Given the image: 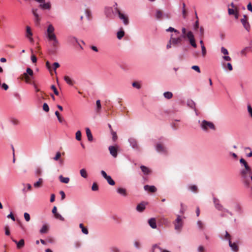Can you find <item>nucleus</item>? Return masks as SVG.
<instances>
[{
	"label": "nucleus",
	"mask_w": 252,
	"mask_h": 252,
	"mask_svg": "<svg viewBox=\"0 0 252 252\" xmlns=\"http://www.w3.org/2000/svg\"><path fill=\"white\" fill-rule=\"evenodd\" d=\"M228 14L229 15H234L235 14V10L233 9L228 8Z\"/></svg>",
	"instance_id": "obj_64"
},
{
	"label": "nucleus",
	"mask_w": 252,
	"mask_h": 252,
	"mask_svg": "<svg viewBox=\"0 0 252 252\" xmlns=\"http://www.w3.org/2000/svg\"><path fill=\"white\" fill-rule=\"evenodd\" d=\"M225 239L227 240L228 241V242H229V240H230V234L228 233L227 231H225Z\"/></svg>",
	"instance_id": "obj_61"
},
{
	"label": "nucleus",
	"mask_w": 252,
	"mask_h": 252,
	"mask_svg": "<svg viewBox=\"0 0 252 252\" xmlns=\"http://www.w3.org/2000/svg\"><path fill=\"white\" fill-rule=\"evenodd\" d=\"M39 7L43 10H50L51 8V3L48 1L47 2L41 3L39 5Z\"/></svg>",
	"instance_id": "obj_15"
},
{
	"label": "nucleus",
	"mask_w": 252,
	"mask_h": 252,
	"mask_svg": "<svg viewBox=\"0 0 252 252\" xmlns=\"http://www.w3.org/2000/svg\"><path fill=\"white\" fill-rule=\"evenodd\" d=\"M24 218L27 221H29L30 220V214L28 213H25L24 214Z\"/></svg>",
	"instance_id": "obj_56"
},
{
	"label": "nucleus",
	"mask_w": 252,
	"mask_h": 252,
	"mask_svg": "<svg viewBox=\"0 0 252 252\" xmlns=\"http://www.w3.org/2000/svg\"><path fill=\"white\" fill-rule=\"evenodd\" d=\"M12 241L16 244L17 248L18 249H21L23 248L25 246V241L23 239H21L18 242L15 239H13Z\"/></svg>",
	"instance_id": "obj_17"
},
{
	"label": "nucleus",
	"mask_w": 252,
	"mask_h": 252,
	"mask_svg": "<svg viewBox=\"0 0 252 252\" xmlns=\"http://www.w3.org/2000/svg\"><path fill=\"white\" fill-rule=\"evenodd\" d=\"M213 202L216 209L219 211H220L223 207V205L220 203L219 199L218 198L214 197L213 198Z\"/></svg>",
	"instance_id": "obj_13"
},
{
	"label": "nucleus",
	"mask_w": 252,
	"mask_h": 252,
	"mask_svg": "<svg viewBox=\"0 0 252 252\" xmlns=\"http://www.w3.org/2000/svg\"><path fill=\"white\" fill-rule=\"evenodd\" d=\"M174 225L175 229L178 231L181 232L183 226V219L180 215H177V219L173 222Z\"/></svg>",
	"instance_id": "obj_3"
},
{
	"label": "nucleus",
	"mask_w": 252,
	"mask_h": 252,
	"mask_svg": "<svg viewBox=\"0 0 252 252\" xmlns=\"http://www.w3.org/2000/svg\"><path fill=\"white\" fill-rule=\"evenodd\" d=\"M86 132L88 140L92 141L93 140V137L89 128L87 127L86 128Z\"/></svg>",
	"instance_id": "obj_29"
},
{
	"label": "nucleus",
	"mask_w": 252,
	"mask_h": 252,
	"mask_svg": "<svg viewBox=\"0 0 252 252\" xmlns=\"http://www.w3.org/2000/svg\"><path fill=\"white\" fill-rule=\"evenodd\" d=\"M140 168L144 174L148 175L150 173V170L144 165L141 166Z\"/></svg>",
	"instance_id": "obj_37"
},
{
	"label": "nucleus",
	"mask_w": 252,
	"mask_h": 252,
	"mask_svg": "<svg viewBox=\"0 0 252 252\" xmlns=\"http://www.w3.org/2000/svg\"><path fill=\"white\" fill-rule=\"evenodd\" d=\"M196 225L198 227V228L201 231L204 230L205 228V223L200 220H198L197 221Z\"/></svg>",
	"instance_id": "obj_24"
},
{
	"label": "nucleus",
	"mask_w": 252,
	"mask_h": 252,
	"mask_svg": "<svg viewBox=\"0 0 252 252\" xmlns=\"http://www.w3.org/2000/svg\"><path fill=\"white\" fill-rule=\"evenodd\" d=\"M101 175L102 176V177L105 179L108 176V175H107V174H106V173L105 172V171L104 170H101Z\"/></svg>",
	"instance_id": "obj_63"
},
{
	"label": "nucleus",
	"mask_w": 252,
	"mask_h": 252,
	"mask_svg": "<svg viewBox=\"0 0 252 252\" xmlns=\"http://www.w3.org/2000/svg\"><path fill=\"white\" fill-rule=\"evenodd\" d=\"M26 73H27L28 75H29L31 76H32L33 74V70L30 68H27Z\"/></svg>",
	"instance_id": "obj_51"
},
{
	"label": "nucleus",
	"mask_w": 252,
	"mask_h": 252,
	"mask_svg": "<svg viewBox=\"0 0 252 252\" xmlns=\"http://www.w3.org/2000/svg\"><path fill=\"white\" fill-rule=\"evenodd\" d=\"M144 189L146 191L151 192H155L157 191V188L154 186L145 185Z\"/></svg>",
	"instance_id": "obj_21"
},
{
	"label": "nucleus",
	"mask_w": 252,
	"mask_h": 252,
	"mask_svg": "<svg viewBox=\"0 0 252 252\" xmlns=\"http://www.w3.org/2000/svg\"><path fill=\"white\" fill-rule=\"evenodd\" d=\"M155 17L158 20H160L163 17L168 18V16L166 14H163L161 11L157 10L155 13Z\"/></svg>",
	"instance_id": "obj_14"
},
{
	"label": "nucleus",
	"mask_w": 252,
	"mask_h": 252,
	"mask_svg": "<svg viewBox=\"0 0 252 252\" xmlns=\"http://www.w3.org/2000/svg\"><path fill=\"white\" fill-rule=\"evenodd\" d=\"M48 230V226L46 224H44L40 230V233L44 234L47 233Z\"/></svg>",
	"instance_id": "obj_35"
},
{
	"label": "nucleus",
	"mask_w": 252,
	"mask_h": 252,
	"mask_svg": "<svg viewBox=\"0 0 252 252\" xmlns=\"http://www.w3.org/2000/svg\"><path fill=\"white\" fill-rule=\"evenodd\" d=\"M187 189L189 190L194 193H196L198 190V188L195 185H188L187 186Z\"/></svg>",
	"instance_id": "obj_23"
},
{
	"label": "nucleus",
	"mask_w": 252,
	"mask_h": 252,
	"mask_svg": "<svg viewBox=\"0 0 252 252\" xmlns=\"http://www.w3.org/2000/svg\"><path fill=\"white\" fill-rule=\"evenodd\" d=\"M68 41L72 44L77 43L80 46V47L82 48L81 46L80 45L77 39L75 37L70 36L68 38Z\"/></svg>",
	"instance_id": "obj_34"
},
{
	"label": "nucleus",
	"mask_w": 252,
	"mask_h": 252,
	"mask_svg": "<svg viewBox=\"0 0 252 252\" xmlns=\"http://www.w3.org/2000/svg\"><path fill=\"white\" fill-rule=\"evenodd\" d=\"M158 248H160L159 246H158L157 244H155L152 246L151 252H155V249H158Z\"/></svg>",
	"instance_id": "obj_62"
},
{
	"label": "nucleus",
	"mask_w": 252,
	"mask_h": 252,
	"mask_svg": "<svg viewBox=\"0 0 252 252\" xmlns=\"http://www.w3.org/2000/svg\"><path fill=\"white\" fill-rule=\"evenodd\" d=\"M231 206L233 208V210L238 214H242L243 212L242 206L237 202H232L231 204Z\"/></svg>",
	"instance_id": "obj_7"
},
{
	"label": "nucleus",
	"mask_w": 252,
	"mask_h": 252,
	"mask_svg": "<svg viewBox=\"0 0 252 252\" xmlns=\"http://www.w3.org/2000/svg\"><path fill=\"white\" fill-rule=\"evenodd\" d=\"M145 206L146 204L144 202H142L137 205L136 207V210L139 212H143L145 209Z\"/></svg>",
	"instance_id": "obj_27"
},
{
	"label": "nucleus",
	"mask_w": 252,
	"mask_h": 252,
	"mask_svg": "<svg viewBox=\"0 0 252 252\" xmlns=\"http://www.w3.org/2000/svg\"><path fill=\"white\" fill-rule=\"evenodd\" d=\"M61 157V154L60 152H58L56 153V156L53 158V159L55 161H59L60 164H62L63 163V161L62 159H60V158Z\"/></svg>",
	"instance_id": "obj_30"
},
{
	"label": "nucleus",
	"mask_w": 252,
	"mask_h": 252,
	"mask_svg": "<svg viewBox=\"0 0 252 252\" xmlns=\"http://www.w3.org/2000/svg\"><path fill=\"white\" fill-rule=\"evenodd\" d=\"M43 109L45 112H47L49 111V108L48 104L46 103H44L43 105Z\"/></svg>",
	"instance_id": "obj_55"
},
{
	"label": "nucleus",
	"mask_w": 252,
	"mask_h": 252,
	"mask_svg": "<svg viewBox=\"0 0 252 252\" xmlns=\"http://www.w3.org/2000/svg\"><path fill=\"white\" fill-rule=\"evenodd\" d=\"M132 85L133 87L137 88V89H139L141 88V86L139 84L136 82H133Z\"/></svg>",
	"instance_id": "obj_58"
},
{
	"label": "nucleus",
	"mask_w": 252,
	"mask_h": 252,
	"mask_svg": "<svg viewBox=\"0 0 252 252\" xmlns=\"http://www.w3.org/2000/svg\"><path fill=\"white\" fill-rule=\"evenodd\" d=\"M42 182V179L41 178H39L38 181L34 183L33 186L36 188L40 187Z\"/></svg>",
	"instance_id": "obj_43"
},
{
	"label": "nucleus",
	"mask_w": 252,
	"mask_h": 252,
	"mask_svg": "<svg viewBox=\"0 0 252 252\" xmlns=\"http://www.w3.org/2000/svg\"><path fill=\"white\" fill-rule=\"evenodd\" d=\"M85 13L87 18L89 20L92 16V13L91 11L86 9L85 10Z\"/></svg>",
	"instance_id": "obj_50"
},
{
	"label": "nucleus",
	"mask_w": 252,
	"mask_h": 252,
	"mask_svg": "<svg viewBox=\"0 0 252 252\" xmlns=\"http://www.w3.org/2000/svg\"><path fill=\"white\" fill-rule=\"evenodd\" d=\"M107 183L111 186H114L115 184V181L112 179L111 177L109 175L105 179Z\"/></svg>",
	"instance_id": "obj_39"
},
{
	"label": "nucleus",
	"mask_w": 252,
	"mask_h": 252,
	"mask_svg": "<svg viewBox=\"0 0 252 252\" xmlns=\"http://www.w3.org/2000/svg\"><path fill=\"white\" fill-rule=\"evenodd\" d=\"M191 68L194 70H195L196 71H197V72L198 73H200V69L199 67L197 65H193L192 67H191Z\"/></svg>",
	"instance_id": "obj_59"
},
{
	"label": "nucleus",
	"mask_w": 252,
	"mask_h": 252,
	"mask_svg": "<svg viewBox=\"0 0 252 252\" xmlns=\"http://www.w3.org/2000/svg\"><path fill=\"white\" fill-rule=\"evenodd\" d=\"M79 227L81 229L83 233L86 235H87L88 234L89 232L87 228L84 227L82 223H80L79 224Z\"/></svg>",
	"instance_id": "obj_40"
},
{
	"label": "nucleus",
	"mask_w": 252,
	"mask_h": 252,
	"mask_svg": "<svg viewBox=\"0 0 252 252\" xmlns=\"http://www.w3.org/2000/svg\"><path fill=\"white\" fill-rule=\"evenodd\" d=\"M38 10L37 8H32V12L34 16V22L36 26L40 24L41 18L40 15L38 13Z\"/></svg>",
	"instance_id": "obj_4"
},
{
	"label": "nucleus",
	"mask_w": 252,
	"mask_h": 252,
	"mask_svg": "<svg viewBox=\"0 0 252 252\" xmlns=\"http://www.w3.org/2000/svg\"><path fill=\"white\" fill-rule=\"evenodd\" d=\"M198 123L201 129L205 132H208L209 129L213 130L216 129L214 124L210 121L203 120L202 121H199Z\"/></svg>",
	"instance_id": "obj_2"
},
{
	"label": "nucleus",
	"mask_w": 252,
	"mask_h": 252,
	"mask_svg": "<svg viewBox=\"0 0 252 252\" xmlns=\"http://www.w3.org/2000/svg\"><path fill=\"white\" fill-rule=\"evenodd\" d=\"M128 142L130 146L135 150H138V145L137 144V141L133 138H129L128 139Z\"/></svg>",
	"instance_id": "obj_12"
},
{
	"label": "nucleus",
	"mask_w": 252,
	"mask_h": 252,
	"mask_svg": "<svg viewBox=\"0 0 252 252\" xmlns=\"http://www.w3.org/2000/svg\"><path fill=\"white\" fill-rule=\"evenodd\" d=\"M187 37H188L189 40L194 38L193 33L191 31H189L188 32L187 34Z\"/></svg>",
	"instance_id": "obj_52"
},
{
	"label": "nucleus",
	"mask_w": 252,
	"mask_h": 252,
	"mask_svg": "<svg viewBox=\"0 0 252 252\" xmlns=\"http://www.w3.org/2000/svg\"><path fill=\"white\" fill-rule=\"evenodd\" d=\"M101 109V104L100 100H97L96 101V108L95 111L96 113H99Z\"/></svg>",
	"instance_id": "obj_31"
},
{
	"label": "nucleus",
	"mask_w": 252,
	"mask_h": 252,
	"mask_svg": "<svg viewBox=\"0 0 252 252\" xmlns=\"http://www.w3.org/2000/svg\"><path fill=\"white\" fill-rule=\"evenodd\" d=\"M64 80L69 85L72 86L73 85L72 79L69 76H65L64 77Z\"/></svg>",
	"instance_id": "obj_38"
},
{
	"label": "nucleus",
	"mask_w": 252,
	"mask_h": 252,
	"mask_svg": "<svg viewBox=\"0 0 252 252\" xmlns=\"http://www.w3.org/2000/svg\"><path fill=\"white\" fill-rule=\"evenodd\" d=\"M125 35V32L123 31H119L117 33V38L121 39Z\"/></svg>",
	"instance_id": "obj_41"
},
{
	"label": "nucleus",
	"mask_w": 252,
	"mask_h": 252,
	"mask_svg": "<svg viewBox=\"0 0 252 252\" xmlns=\"http://www.w3.org/2000/svg\"><path fill=\"white\" fill-rule=\"evenodd\" d=\"M173 35L172 34L171 35L170 39L172 40V43L173 45H176L181 43L182 41V37H179L177 38H173Z\"/></svg>",
	"instance_id": "obj_20"
},
{
	"label": "nucleus",
	"mask_w": 252,
	"mask_h": 252,
	"mask_svg": "<svg viewBox=\"0 0 252 252\" xmlns=\"http://www.w3.org/2000/svg\"><path fill=\"white\" fill-rule=\"evenodd\" d=\"M116 10L118 14L119 18L123 21L124 24L125 25H127L129 23L127 16L121 12V11L117 8H116Z\"/></svg>",
	"instance_id": "obj_5"
},
{
	"label": "nucleus",
	"mask_w": 252,
	"mask_h": 252,
	"mask_svg": "<svg viewBox=\"0 0 252 252\" xmlns=\"http://www.w3.org/2000/svg\"><path fill=\"white\" fill-rule=\"evenodd\" d=\"M163 96L164 98L169 99L172 98L173 94L172 92H165L163 94Z\"/></svg>",
	"instance_id": "obj_33"
},
{
	"label": "nucleus",
	"mask_w": 252,
	"mask_h": 252,
	"mask_svg": "<svg viewBox=\"0 0 252 252\" xmlns=\"http://www.w3.org/2000/svg\"><path fill=\"white\" fill-rule=\"evenodd\" d=\"M229 246L231 248V250L234 252H237L238 251V247L235 243H232L231 240H229Z\"/></svg>",
	"instance_id": "obj_26"
},
{
	"label": "nucleus",
	"mask_w": 252,
	"mask_h": 252,
	"mask_svg": "<svg viewBox=\"0 0 252 252\" xmlns=\"http://www.w3.org/2000/svg\"><path fill=\"white\" fill-rule=\"evenodd\" d=\"M133 245L136 249H139L141 247V243L140 242L135 240L133 242Z\"/></svg>",
	"instance_id": "obj_46"
},
{
	"label": "nucleus",
	"mask_w": 252,
	"mask_h": 252,
	"mask_svg": "<svg viewBox=\"0 0 252 252\" xmlns=\"http://www.w3.org/2000/svg\"><path fill=\"white\" fill-rule=\"evenodd\" d=\"M80 174L82 178L85 179L87 178L88 175L87 170L85 168L81 169L80 170Z\"/></svg>",
	"instance_id": "obj_32"
},
{
	"label": "nucleus",
	"mask_w": 252,
	"mask_h": 252,
	"mask_svg": "<svg viewBox=\"0 0 252 252\" xmlns=\"http://www.w3.org/2000/svg\"><path fill=\"white\" fill-rule=\"evenodd\" d=\"M81 132L80 130H78L75 133V138L78 141H80L81 140Z\"/></svg>",
	"instance_id": "obj_42"
},
{
	"label": "nucleus",
	"mask_w": 252,
	"mask_h": 252,
	"mask_svg": "<svg viewBox=\"0 0 252 252\" xmlns=\"http://www.w3.org/2000/svg\"><path fill=\"white\" fill-rule=\"evenodd\" d=\"M166 31L167 32H174L176 33L177 34H179L180 33L178 30L175 29L174 28H173L171 27H170L169 28H168L167 29H166Z\"/></svg>",
	"instance_id": "obj_44"
},
{
	"label": "nucleus",
	"mask_w": 252,
	"mask_h": 252,
	"mask_svg": "<svg viewBox=\"0 0 252 252\" xmlns=\"http://www.w3.org/2000/svg\"><path fill=\"white\" fill-rule=\"evenodd\" d=\"M60 180L61 182L67 184L69 182V178L68 177H63L62 175L59 177Z\"/></svg>",
	"instance_id": "obj_36"
},
{
	"label": "nucleus",
	"mask_w": 252,
	"mask_h": 252,
	"mask_svg": "<svg viewBox=\"0 0 252 252\" xmlns=\"http://www.w3.org/2000/svg\"><path fill=\"white\" fill-rule=\"evenodd\" d=\"M116 191L118 194H119L124 197H126L127 195V193L126 190L125 188H118L116 189Z\"/></svg>",
	"instance_id": "obj_19"
},
{
	"label": "nucleus",
	"mask_w": 252,
	"mask_h": 252,
	"mask_svg": "<svg viewBox=\"0 0 252 252\" xmlns=\"http://www.w3.org/2000/svg\"><path fill=\"white\" fill-rule=\"evenodd\" d=\"M109 150L110 154L114 157L116 158L118 155V150L113 146H110L109 147Z\"/></svg>",
	"instance_id": "obj_16"
},
{
	"label": "nucleus",
	"mask_w": 252,
	"mask_h": 252,
	"mask_svg": "<svg viewBox=\"0 0 252 252\" xmlns=\"http://www.w3.org/2000/svg\"><path fill=\"white\" fill-rule=\"evenodd\" d=\"M32 33L31 31V29L29 26L26 27V36L29 39L31 42H33V39L32 37Z\"/></svg>",
	"instance_id": "obj_11"
},
{
	"label": "nucleus",
	"mask_w": 252,
	"mask_h": 252,
	"mask_svg": "<svg viewBox=\"0 0 252 252\" xmlns=\"http://www.w3.org/2000/svg\"><path fill=\"white\" fill-rule=\"evenodd\" d=\"M180 206L181 209L180 212L181 214H183L186 210L187 206L186 205H184L183 203H181Z\"/></svg>",
	"instance_id": "obj_47"
},
{
	"label": "nucleus",
	"mask_w": 252,
	"mask_h": 252,
	"mask_svg": "<svg viewBox=\"0 0 252 252\" xmlns=\"http://www.w3.org/2000/svg\"><path fill=\"white\" fill-rule=\"evenodd\" d=\"M55 217L57 219H59V220H60L61 221H64V218L61 214H60L59 213H57V214H56L55 215Z\"/></svg>",
	"instance_id": "obj_49"
},
{
	"label": "nucleus",
	"mask_w": 252,
	"mask_h": 252,
	"mask_svg": "<svg viewBox=\"0 0 252 252\" xmlns=\"http://www.w3.org/2000/svg\"><path fill=\"white\" fill-rule=\"evenodd\" d=\"M51 89L54 91V94L56 95H59V93L54 85H52L51 87Z\"/></svg>",
	"instance_id": "obj_53"
},
{
	"label": "nucleus",
	"mask_w": 252,
	"mask_h": 252,
	"mask_svg": "<svg viewBox=\"0 0 252 252\" xmlns=\"http://www.w3.org/2000/svg\"><path fill=\"white\" fill-rule=\"evenodd\" d=\"M241 22L244 27V28L248 31L249 32L250 30V25L248 22L247 19V16L245 15H243V18L241 20Z\"/></svg>",
	"instance_id": "obj_9"
},
{
	"label": "nucleus",
	"mask_w": 252,
	"mask_h": 252,
	"mask_svg": "<svg viewBox=\"0 0 252 252\" xmlns=\"http://www.w3.org/2000/svg\"><path fill=\"white\" fill-rule=\"evenodd\" d=\"M148 223L151 228L156 229L157 227L156 219L153 218L148 220Z\"/></svg>",
	"instance_id": "obj_22"
},
{
	"label": "nucleus",
	"mask_w": 252,
	"mask_h": 252,
	"mask_svg": "<svg viewBox=\"0 0 252 252\" xmlns=\"http://www.w3.org/2000/svg\"><path fill=\"white\" fill-rule=\"evenodd\" d=\"M247 108L249 113L250 114L251 117L252 118V107L250 105H248Z\"/></svg>",
	"instance_id": "obj_60"
},
{
	"label": "nucleus",
	"mask_w": 252,
	"mask_h": 252,
	"mask_svg": "<svg viewBox=\"0 0 252 252\" xmlns=\"http://www.w3.org/2000/svg\"><path fill=\"white\" fill-rule=\"evenodd\" d=\"M113 12V8L111 7H106L104 9V13L107 17H110Z\"/></svg>",
	"instance_id": "obj_25"
},
{
	"label": "nucleus",
	"mask_w": 252,
	"mask_h": 252,
	"mask_svg": "<svg viewBox=\"0 0 252 252\" xmlns=\"http://www.w3.org/2000/svg\"><path fill=\"white\" fill-rule=\"evenodd\" d=\"M240 163L241 164V169H252L251 167L249 165L248 162L243 158L240 159Z\"/></svg>",
	"instance_id": "obj_10"
},
{
	"label": "nucleus",
	"mask_w": 252,
	"mask_h": 252,
	"mask_svg": "<svg viewBox=\"0 0 252 252\" xmlns=\"http://www.w3.org/2000/svg\"><path fill=\"white\" fill-rule=\"evenodd\" d=\"M187 105L190 108L193 109L194 111L196 112V109L195 108V103L192 100H188L187 101Z\"/></svg>",
	"instance_id": "obj_28"
},
{
	"label": "nucleus",
	"mask_w": 252,
	"mask_h": 252,
	"mask_svg": "<svg viewBox=\"0 0 252 252\" xmlns=\"http://www.w3.org/2000/svg\"><path fill=\"white\" fill-rule=\"evenodd\" d=\"M201 54L203 57H205L207 54V50L205 46H201Z\"/></svg>",
	"instance_id": "obj_45"
},
{
	"label": "nucleus",
	"mask_w": 252,
	"mask_h": 252,
	"mask_svg": "<svg viewBox=\"0 0 252 252\" xmlns=\"http://www.w3.org/2000/svg\"><path fill=\"white\" fill-rule=\"evenodd\" d=\"M23 75L25 79V82L27 83H29L30 80V77L27 75V73H24Z\"/></svg>",
	"instance_id": "obj_54"
},
{
	"label": "nucleus",
	"mask_w": 252,
	"mask_h": 252,
	"mask_svg": "<svg viewBox=\"0 0 252 252\" xmlns=\"http://www.w3.org/2000/svg\"><path fill=\"white\" fill-rule=\"evenodd\" d=\"M189 43L190 45L194 48H196L197 45L195 43V39L194 38L189 39Z\"/></svg>",
	"instance_id": "obj_48"
},
{
	"label": "nucleus",
	"mask_w": 252,
	"mask_h": 252,
	"mask_svg": "<svg viewBox=\"0 0 252 252\" xmlns=\"http://www.w3.org/2000/svg\"><path fill=\"white\" fill-rule=\"evenodd\" d=\"M156 151L160 154L165 155L167 153V148L161 143H157L156 145Z\"/></svg>",
	"instance_id": "obj_6"
},
{
	"label": "nucleus",
	"mask_w": 252,
	"mask_h": 252,
	"mask_svg": "<svg viewBox=\"0 0 252 252\" xmlns=\"http://www.w3.org/2000/svg\"><path fill=\"white\" fill-rule=\"evenodd\" d=\"M221 53L224 56H222V59L225 61H230L231 58L228 56V51L227 49L224 47H222L220 49Z\"/></svg>",
	"instance_id": "obj_8"
},
{
	"label": "nucleus",
	"mask_w": 252,
	"mask_h": 252,
	"mask_svg": "<svg viewBox=\"0 0 252 252\" xmlns=\"http://www.w3.org/2000/svg\"><path fill=\"white\" fill-rule=\"evenodd\" d=\"M220 211L221 212V214L220 215L221 217H225L226 216V214H229L231 216L233 215V213L231 211L224 207H223Z\"/></svg>",
	"instance_id": "obj_18"
},
{
	"label": "nucleus",
	"mask_w": 252,
	"mask_h": 252,
	"mask_svg": "<svg viewBox=\"0 0 252 252\" xmlns=\"http://www.w3.org/2000/svg\"><path fill=\"white\" fill-rule=\"evenodd\" d=\"M92 189L93 191H96L98 189V187L96 183H93V186L92 187Z\"/></svg>",
	"instance_id": "obj_57"
},
{
	"label": "nucleus",
	"mask_w": 252,
	"mask_h": 252,
	"mask_svg": "<svg viewBox=\"0 0 252 252\" xmlns=\"http://www.w3.org/2000/svg\"><path fill=\"white\" fill-rule=\"evenodd\" d=\"M55 30L54 26L52 24H49L45 32L50 47V48L49 49V52L51 54H54L56 53L60 44L55 33Z\"/></svg>",
	"instance_id": "obj_1"
}]
</instances>
